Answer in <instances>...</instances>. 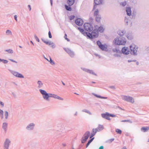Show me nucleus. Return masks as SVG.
<instances>
[{
	"mask_svg": "<svg viewBox=\"0 0 149 149\" xmlns=\"http://www.w3.org/2000/svg\"><path fill=\"white\" fill-rule=\"evenodd\" d=\"M7 126L8 123H7L4 122L3 123L2 128L5 132H6L7 130Z\"/></svg>",
	"mask_w": 149,
	"mask_h": 149,
	"instance_id": "aec40b11",
	"label": "nucleus"
},
{
	"mask_svg": "<svg viewBox=\"0 0 149 149\" xmlns=\"http://www.w3.org/2000/svg\"><path fill=\"white\" fill-rule=\"evenodd\" d=\"M102 0H94V3H95V5L94 6L93 10H94L97 7L96 5L101 4L102 2Z\"/></svg>",
	"mask_w": 149,
	"mask_h": 149,
	"instance_id": "dca6fc26",
	"label": "nucleus"
},
{
	"mask_svg": "<svg viewBox=\"0 0 149 149\" xmlns=\"http://www.w3.org/2000/svg\"><path fill=\"white\" fill-rule=\"evenodd\" d=\"M130 48L131 50V53L132 54L136 55L137 52V48H136L134 45H130Z\"/></svg>",
	"mask_w": 149,
	"mask_h": 149,
	"instance_id": "9b49d317",
	"label": "nucleus"
},
{
	"mask_svg": "<svg viewBox=\"0 0 149 149\" xmlns=\"http://www.w3.org/2000/svg\"><path fill=\"white\" fill-rule=\"evenodd\" d=\"M149 130V127H143L141 128V130L143 132H146Z\"/></svg>",
	"mask_w": 149,
	"mask_h": 149,
	"instance_id": "412c9836",
	"label": "nucleus"
},
{
	"mask_svg": "<svg viewBox=\"0 0 149 149\" xmlns=\"http://www.w3.org/2000/svg\"><path fill=\"white\" fill-rule=\"evenodd\" d=\"M104 127L103 125H98V127L96 128V130L95 131H96V132H99L102 130H103L104 129Z\"/></svg>",
	"mask_w": 149,
	"mask_h": 149,
	"instance_id": "a211bd4d",
	"label": "nucleus"
},
{
	"mask_svg": "<svg viewBox=\"0 0 149 149\" xmlns=\"http://www.w3.org/2000/svg\"><path fill=\"white\" fill-rule=\"evenodd\" d=\"M110 87L111 88H112V89H115V87H114V86H110Z\"/></svg>",
	"mask_w": 149,
	"mask_h": 149,
	"instance_id": "052dcab7",
	"label": "nucleus"
},
{
	"mask_svg": "<svg viewBox=\"0 0 149 149\" xmlns=\"http://www.w3.org/2000/svg\"><path fill=\"white\" fill-rule=\"evenodd\" d=\"M0 104L1 105L2 107H4V103L0 101Z\"/></svg>",
	"mask_w": 149,
	"mask_h": 149,
	"instance_id": "603ef678",
	"label": "nucleus"
},
{
	"mask_svg": "<svg viewBox=\"0 0 149 149\" xmlns=\"http://www.w3.org/2000/svg\"><path fill=\"white\" fill-rule=\"evenodd\" d=\"M126 36L128 39L130 40H131L132 38V36L131 35H129V36L127 35Z\"/></svg>",
	"mask_w": 149,
	"mask_h": 149,
	"instance_id": "79ce46f5",
	"label": "nucleus"
},
{
	"mask_svg": "<svg viewBox=\"0 0 149 149\" xmlns=\"http://www.w3.org/2000/svg\"><path fill=\"white\" fill-rule=\"evenodd\" d=\"M78 114V112L77 111H76L75 113L74 114V116H76Z\"/></svg>",
	"mask_w": 149,
	"mask_h": 149,
	"instance_id": "13d9d810",
	"label": "nucleus"
},
{
	"mask_svg": "<svg viewBox=\"0 0 149 149\" xmlns=\"http://www.w3.org/2000/svg\"><path fill=\"white\" fill-rule=\"evenodd\" d=\"M51 47L53 48H55L56 47L55 45L53 42V44H52V45H51Z\"/></svg>",
	"mask_w": 149,
	"mask_h": 149,
	"instance_id": "3c124183",
	"label": "nucleus"
},
{
	"mask_svg": "<svg viewBox=\"0 0 149 149\" xmlns=\"http://www.w3.org/2000/svg\"><path fill=\"white\" fill-rule=\"evenodd\" d=\"M50 2L51 6L52 5V0H50Z\"/></svg>",
	"mask_w": 149,
	"mask_h": 149,
	"instance_id": "680f3d73",
	"label": "nucleus"
},
{
	"mask_svg": "<svg viewBox=\"0 0 149 149\" xmlns=\"http://www.w3.org/2000/svg\"><path fill=\"white\" fill-rule=\"evenodd\" d=\"M94 138L93 137L88 142V143L86 144V148L90 144V143L92 141L93 139H94Z\"/></svg>",
	"mask_w": 149,
	"mask_h": 149,
	"instance_id": "2f4dec72",
	"label": "nucleus"
},
{
	"mask_svg": "<svg viewBox=\"0 0 149 149\" xmlns=\"http://www.w3.org/2000/svg\"><path fill=\"white\" fill-rule=\"evenodd\" d=\"M41 40L44 43H45L47 45H52V44H53V42L51 41L49 42L47 40H46L43 38H42Z\"/></svg>",
	"mask_w": 149,
	"mask_h": 149,
	"instance_id": "6ab92c4d",
	"label": "nucleus"
},
{
	"mask_svg": "<svg viewBox=\"0 0 149 149\" xmlns=\"http://www.w3.org/2000/svg\"><path fill=\"white\" fill-rule=\"evenodd\" d=\"M87 72L90 73V74H93L94 75H97L96 74H95L92 70H88Z\"/></svg>",
	"mask_w": 149,
	"mask_h": 149,
	"instance_id": "72a5a7b5",
	"label": "nucleus"
},
{
	"mask_svg": "<svg viewBox=\"0 0 149 149\" xmlns=\"http://www.w3.org/2000/svg\"><path fill=\"white\" fill-rule=\"evenodd\" d=\"M99 13V11L97 9L94 12V15L95 16L98 15H98Z\"/></svg>",
	"mask_w": 149,
	"mask_h": 149,
	"instance_id": "f704fd0d",
	"label": "nucleus"
},
{
	"mask_svg": "<svg viewBox=\"0 0 149 149\" xmlns=\"http://www.w3.org/2000/svg\"><path fill=\"white\" fill-rule=\"evenodd\" d=\"M78 29L85 36H86L90 38H93L98 37V31L97 30H93L91 33L85 32L84 30L80 27L78 28Z\"/></svg>",
	"mask_w": 149,
	"mask_h": 149,
	"instance_id": "f03ea898",
	"label": "nucleus"
},
{
	"mask_svg": "<svg viewBox=\"0 0 149 149\" xmlns=\"http://www.w3.org/2000/svg\"><path fill=\"white\" fill-rule=\"evenodd\" d=\"M75 17L74 15H71L70 17V20H72Z\"/></svg>",
	"mask_w": 149,
	"mask_h": 149,
	"instance_id": "49530a36",
	"label": "nucleus"
},
{
	"mask_svg": "<svg viewBox=\"0 0 149 149\" xmlns=\"http://www.w3.org/2000/svg\"><path fill=\"white\" fill-rule=\"evenodd\" d=\"M97 43L99 47L102 51H106L107 49L108 46L106 44H102L99 40L97 42Z\"/></svg>",
	"mask_w": 149,
	"mask_h": 149,
	"instance_id": "20e7f679",
	"label": "nucleus"
},
{
	"mask_svg": "<svg viewBox=\"0 0 149 149\" xmlns=\"http://www.w3.org/2000/svg\"><path fill=\"white\" fill-rule=\"evenodd\" d=\"M127 48L125 47L122 49V52L124 54H128L130 53V51L127 49Z\"/></svg>",
	"mask_w": 149,
	"mask_h": 149,
	"instance_id": "f3484780",
	"label": "nucleus"
},
{
	"mask_svg": "<svg viewBox=\"0 0 149 149\" xmlns=\"http://www.w3.org/2000/svg\"><path fill=\"white\" fill-rule=\"evenodd\" d=\"M62 84H63V85H65V83H64V82H63L62 81Z\"/></svg>",
	"mask_w": 149,
	"mask_h": 149,
	"instance_id": "338daca9",
	"label": "nucleus"
},
{
	"mask_svg": "<svg viewBox=\"0 0 149 149\" xmlns=\"http://www.w3.org/2000/svg\"><path fill=\"white\" fill-rule=\"evenodd\" d=\"M114 40L116 45H124L126 42L125 38L121 36L116 38Z\"/></svg>",
	"mask_w": 149,
	"mask_h": 149,
	"instance_id": "7ed1b4c3",
	"label": "nucleus"
},
{
	"mask_svg": "<svg viewBox=\"0 0 149 149\" xmlns=\"http://www.w3.org/2000/svg\"><path fill=\"white\" fill-rule=\"evenodd\" d=\"M81 69L82 70H83L84 71H85L87 72L88 69H86L84 68H81Z\"/></svg>",
	"mask_w": 149,
	"mask_h": 149,
	"instance_id": "8fccbe9b",
	"label": "nucleus"
},
{
	"mask_svg": "<svg viewBox=\"0 0 149 149\" xmlns=\"http://www.w3.org/2000/svg\"><path fill=\"white\" fill-rule=\"evenodd\" d=\"M70 6H68L67 5H65V8L67 10L71 11L72 10V8Z\"/></svg>",
	"mask_w": 149,
	"mask_h": 149,
	"instance_id": "c756f323",
	"label": "nucleus"
},
{
	"mask_svg": "<svg viewBox=\"0 0 149 149\" xmlns=\"http://www.w3.org/2000/svg\"><path fill=\"white\" fill-rule=\"evenodd\" d=\"M35 126L34 123H30L26 126V129L28 131L32 130L34 129Z\"/></svg>",
	"mask_w": 149,
	"mask_h": 149,
	"instance_id": "f8f14e48",
	"label": "nucleus"
},
{
	"mask_svg": "<svg viewBox=\"0 0 149 149\" xmlns=\"http://www.w3.org/2000/svg\"><path fill=\"white\" fill-rule=\"evenodd\" d=\"M9 60H10L12 62L15 63H17V62L16 61H15V60H13V59H9Z\"/></svg>",
	"mask_w": 149,
	"mask_h": 149,
	"instance_id": "864d4df0",
	"label": "nucleus"
},
{
	"mask_svg": "<svg viewBox=\"0 0 149 149\" xmlns=\"http://www.w3.org/2000/svg\"><path fill=\"white\" fill-rule=\"evenodd\" d=\"M75 23L79 26H81L83 24V21L81 18H78L75 20Z\"/></svg>",
	"mask_w": 149,
	"mask_h": 149,
	"instance_id": "2eb2a0df",
	"label": "nucleus"
},
{
	"mask_svg": "<svg viewBox=\"0 0 149 149\" xmlns=\"http://www.w3.org/2000/svg\"><path fill=\"white\" fill-rule=\"evenodd\" d=\"M39 91L42 95V98L45 100L47 102L50 101V98L52 97L59 100H63V99L61 98L57 95L51 93H48L45 90L40 89Z\"/></svg>",
	"mask_w": 149,
	"mask_h": 149,
	"instance_id": "f257e3e1",
	"label": "nucleus"
},
{
	"mask_svg": "<svg viewBox=\"0 0 149 149\" xmlns=\"http://www.w3.org/2000/svg\"><path fill=\"white\" fill-rule=\"evenodd\" d=\"M97 132L96 131H95L94 133H93V132H91V135L90 136V138H92L93 136Z\"/></svg>",
	"mask_w": 149,
	"mask_h": 149,
	"instance_id": "ea45409f",
	"label": "nucleus"
},
{
	"mask_svg": "<svg viewBox=\"0 0 149 149\" xmlns=\"http://www.w3.org/2000/svg\"><path fill=\"white\" fill-rule=\"evenodd\" d=\"M8 112L7 111H5L4 115L6 119H7L8 118Z\"/></svg>",
	"mask_w": 149,
	"mask_h": 149,
	"instance_id": "e433bc0d",
	"label": "nucleus"
},
{
	"mask_svg": "<svg viewBox=\"0 0 149 149\" xmlns=\"http://www.w3.org/2000/svg\"><path fill=\"white\" fill-rule=\"evenodd\" d=\"M121 121L123 122H129L130 123H132V122L130 120H121Z\"/></svg>",
	"mask_w": 149,
	"mask_h": 149,
	"instance_id": "473e14b6",
	"label": "nucleus"
},
{
	"mask_svg": "<svg viewBox=\"0 0 149 149\" xmlns=\"http://www.w3.org/2000/svg\"><path fill=\"white\" fill-rule=\"evenodd\" d=\"M128 62H131V61H131V60H128Z\"/></svg>",
	"mask_w": 149,
	"mask_h": 149,
	"instance_id": "774afa93",
	"label": "nucleus"
},
{
	"mask_svg": "<svg viewBox=\"0 0 149 149\" xmlns=\"http://www.w3.org/2000/svg\"><path fill=\"white\" fill-rule=\"evenodd\" d=\"M74 2V0H68L67 3L69 6H72Z\"/></svg>",
	"mask_w": 149,
	"mask_h": 149,
	"instance_id": "b1692460",
	"label": "nucleus"
},
{
	"mask_svg": "<svg viewBox=\"0 0 149 149\" xmlns=\"http://www.w3.org/2000/svg\"><path fill=\"white\" fill-rule=\"evenodd\" d=\"M4 63H8V61L4 59H2V61Z\"/></svg>",
	"mask_w": 149,
	"mask_h": 149,
	"instance_id": "a18cd8bd",
	"label": "nucleus"
},
{
	"mask_svg": "<svg viewBox=\"0 0 149 149\" xmlns=\"http://www.w3.org/2000/svg\"><path fill=\"white\" fill-rule=\"evenodd\" d=\"M17 15H15L14 16V18L15 20L17 21Z\"/></svg>",
	"mask_w": 149,
	"mask_h": 149,
	"instance_id": "5fc2aeb1",
	"label": "nucleus"
},
{
	"mask_svg": "<svg viewBox=\"0 0 149 149\" xmlns=\"http://www.w3.org/2000/svg\"><path fill=\"white\" fill-rule=\"evenodd\" d=\"M82 111L83 112H86L89 114V115H91V113L88 110L86 109H84L82 110Z\"/></svg>",
	"mask_w": 149,
	"mask_h": 149,
	"instance_id": "7c9ffc66",
	"label": "nucleus"
},
{
	"mask_svg": "<svg viewBox=\"0 0 149 149\" xmlns=\"http://www.w3.org/2000/svg\"><path fill=\"white\" fill-rule=\"evenodd\" d=\"M127 14L129 15L130 16L131 15V8H127L126 9V10Z\"/></svg>",
	"mask_w": 149,
	"mask_h": 149,
	"instance_id": "393cba45",
	"label": "nucleus"
},
{
	"mask_svg": "<svg viewBox=\"0 0 149 149\" xmlns=\"http://www.w3.org/2000/svg\"><path fill=\"white\" fill-rule=\"evenodd\" d=\"M96 130V129H93V130H92L91 132H93V133H94V132H95V131Z\"/></svg>",
	"mask_w": 149,
	"mask_h": 149,
	"instance_id": "6e6d98bb",
	"label": "nucleus"
},
{
	"mask_svg": "<svg viewBox=\"0 0 149 149\" xmlns=\"http://www.w3.org/2000/svg\"><path fill=\"white\" fill-rule=\"evenodd\" d=\"M48 35L49 38H52V36L50 31H49L48 32Z\"/></svg>",
	"mask_w": 149,
	"mask_h": 149,
	"instance_id": "09e8293b",
	"label": "nucleus"
},
{
	"mask_svg": "<svg viewBox=\"0 0 149 149\" xmlns=\"http://www.w3.org/2000/svg\"><path fill=\"white\" fill-rule=\"evenodd\" d=\"M116 132L119 134H121L122 133L121 130L118 129H116Z\"/></svg>",
	"mask_w": 149,
	"mask_h": 149,
	"instance_id": "58836bf2",
	"label": "nucleus"
},
{
	"mask_svg": "<svg viewBox=\"0 0 149 149\" xmlns=\"http://www.w3.org/2000/svg\"><path fill=\"white\" fill-rule=\"evenodd\" d=\"M10 143L11 141L8 138L6 139L3 144V149H9V146L10 145Z\"/></svg>",
	"mask_w": 149,
	"mask_h": 149,
	"instance_id": "39448f33",
	"label": "nucleus"
},
{
	"mask_svg": "<svg viewBox=\"0 0 149 149\" xmlns=\"http://www.w3.org/2000/svg\"><path fill=\"white\" fill-rule=\"evenodd\" d=\"M90 132L89 131H87L85 132L82 137L81 143H85L89 137Z\"/></svg>",
	"mask_w": 149,
	"mask_h": 149,
	"instance_id": "9d476101",
	"label": "nucleus"
},
{
	"mask_svg": "<svg viewBox=\"0 0 149 149\" xmlns=\"http://www.w3.org/2000/svg\"><path fill=\"white\" fill-rule=\"evenodd\" d=\"M122 149H127V148L126 147H124Z\"/></svg>",
	"mask_w": 149,
	"mask_h": 149,
	"instance_id": "0e129e2a",
	"label": "nucleus"
},
{
	"mask_svg": "<svg viewBox=\"0 0 149 149\" xmlns=\"http://www.w3.org/2000/svg\"><path fill=\"white\" fill-rule=\"evenodd\" d=\"M37 84L38 85V88H41L43 86V83L40 81H38L37 82Z\"/></svg>",
	"mask_w": 149,
	"mask_h": 149,
	"instance_id": "bb28decb",
	"label": "nucleus"
},
{
	"mask_svg": "<svg viewBox=\"0 0 149 149\" xmlns=\"http://www.w3.org/2000/svg\"><path fill=\"white\" fill-rule=\"evenodd\" d=\"M92 94L93 95H94L96 97L99 98L103 99H107V97H102L100 95H99L96 94H95L94 93H92Z\"/></svg>",
	"mask_w": 149,
	"mask_h": 149,
	"instance_id": "a878e982",
	"label": "nucleus"
},
{
	"mask_svg": "<svg viewBox=\"0 0 149 149\" xmlns=\"http://www.w3.org/2000/svg\"><path fill=\"white\" fill-rule=\"evenodd\" d=\"M99 149H104V146H100Z\"/></svg>",
	"mask_w": 149,
	"mask_h": 149,
	"instance_id": "4d7b16f0",
	"label": "nucleus"
},
{
	"mask_svg": "<svg viewBox=\"0 0 149 149\" xmlns=\"http://www.w3.org/2000/svg\"><path fill=\"white\" fill-rule=\"evenodd\" d=\"M3 111L0 109V116H1L2 118H3Z\"/></svg>",
	"mask_w": 149,
	"mask_h": 149,
	"instance_id": "4c0bfd02",
	"label": "nucleus"
},
{
	"mask_svg": "<svg viewBox=\"0 0 149 149\" xmlns=\"http://www.w3.org/2000/svg\"><path fill=\"white\" fill-rule=\"evenodd\" d=\"M6 33L7 35H11L12 34V32L9 30H7L6 32Z\"/></svg>",
	"mask_w": 149,
	"mask_h": 149,
	"instance_id": "c85d7f7f",
	"label": "nucleus"
},
{
	"mask_svg": "<svg viewBox=\"0 0 149 149\" xmlns=\"http://www.w3.org/2000/svg\"><path fill=\"white\" fill-rule=\"evenodd\" d=\"M84 26L85 29L87 31H91L93 30V27L92 25L88 23L84 24Z\"/></svg>",
	"mask_w": 149,
	"mask_h": 149,
	"instance_id": "0eeeda50",
	"label": "nucleus"
},
{
	"mask_svg": "<svg viewBox=\"0 0 149 149\" xmlns=\"http://www.w3.org/2000/svg\"><path fill=\"white\" fill-rule=\"evenodd\" d=\"M6 52H8L9 53L12 54L13 53V50L10 49H6L5 50Z\"/></svg>",
	"mask_w": 149,
	"mask_h": 149,
	"instance_id": "c9c22d12",
	"label": "nucleus"
},
{
	"mask_svg": "<svg viewBox=\"0 0 149 149\" xmlns=\"http://www.w3.org/2000/svg\"><path fill=\"white\" fill-rule=\"evenodd\" d=\"M95 16V19L96 21L97 22H99L101 19V17L100 15H98Z\"/></svg>",
	"mask_w": 149,
	"mask_h": 149,
	"instance_id": "cd10ccee",
	"label": "nucleus"
},
{
	"mask_svg": "<svg viewBox=\"0 0 149 149\" xmlns=\"http://www.w3.org/2000/svg\"><path fill=\"white\" fill-rule=\"evenodd\" d=\"M64 49L65 51L71 57H73L74 55V52L69 49Z\"/></svg>",
	"mask_w": 149,
	"mask_h": 149,
	"instance_id": "4468645a",
	"label": "nucleus"
},
{
	"mask_svg": "<svg viewBox=\"0 0 149 149\" xmlns=\"http://www.w3.org/2000/svg\"><path fill=\"white\" fill-rule=\"evenodd\" d=\"M122 98L123 100L127 102H131L132 103H134V98L131 97L123 95L122 96Z\"/></svg>",
	"mask_w": 149,
	"mask_h": 149,
	"instance_id": "423d86ee",
	"label": "nucleus"
},
{
	"mask_svg": "<svg viewBox=\"0 0 149 149\" xmlns=\"http://www.w3.org/2000/svg\"><path fill=\"white\" fill-rule=\"evenodd\" d=\"M50 62L52 65H54L55 64L54 62L53 61L51 58H50Z\"/></svg>",
	"mask_w": 149,
	"mask_h": 149,
	"instance_id": "a19ab883",
	"label": "nucleus"
},
{
	"mask_svg": "<svg viewBox=\"0 0 149 149\" xmlns=\"http://www.w3.org/2000/svg\"><path fill=\"white\" fill-rule=\"evenodd\" d=\"M28 7L29 8V10L31 11V6L30 5H28Z\"/></svg>",
	"mask_w": 149,
	"mask_h": 149,
	"instance_id": "bf43d9fd",
	"label": "nucleus"
},
{
	"mask_svg": "<svg viewBox=\"0 0 149 149\" xmlns=\"http://www.w3.org/2000/svg\"><path fill=\"white\" fill-rule=\"evenodd\" d=\"M63 127L62 125H59L57 126L56 129L57 132H56V134H60V133L62 132V131L63 130Z\"/></svg>",
	"mask_w": 149,
	"mask_h": 149,
	"instance_id": "ddd939ff",
	"label": "nucleus"
},
{
	"mask_svg": "<svg viewBox=\"0 0 149 149\" xmlns=\"http://www.w3.org/2000/svg\"><path fill=\"white\" fill-rule=\"evenodd\" d=\"M35 38L36 39L37 41L38 42H39V40L37 36H36V34L34 35Z\"/></svg>",
	"mask_w": 149,
	"mask_h": 149,
	"instance_id": "c03bdc74",
	"label": "nucleus"
},
{
	"mask_svg": "<svg viewBox=\"0 0 149 149\" xmlns=\"http://www.w3.org/2000/svg\"><path fill=\"white\" fill-rule=\"evenodd\" d=\"M30 42L32 43L33 45H34L32 41H31Z\"/></svg>",
	"mask_w": 149,
	"mask_h": 149,
	"instance_id": "69168bd1",
	"label": "nucleus"
},
{
	"mask_svg": "<svg viewBox=\"0 0 149 149\" xmlns=\"http://www.w3.org/2000/svg\"><path fill=\"white\" fill-rule=\"evenodd\" d=\"M125 33V31L124 30H119L118 32V34L121 36H123Z\"/></svg>",
	"mask_w": 149,
	"mask_h": 149,
	"instance_id": "5701e85b",
	"label": "nucleus"
},
{
	"mask_svg": "<svg viewBox=\"0 0 149 149\" xmlns=\"http://www.w3.org/2000/svg\"><path fill=\"white\" fill-rule=\"evenodd\" d=\"M97 30L98 31V33L99 31H100V32H102L104 31V29L103 28V27L102 26H100V27H99L98 29H94L93 30Z\"/></svg>",
	"mask_w": 149,
	"mask_h": 149,
	"instance_id": "4be33fe9",
	"label": "nucleus"
},
{
	"mask_svg": "<svg viewBox=\"0 0 149 149\" xmlns=\"http://www.w3.org/2000/svg\"><path fill=\"white\" fill-rule=\"evenodd\" d=\"M64 38L66 40L68 41H70V40L67 38V36L66 34H65V35Z\"/></svg>",
	"mask_w": 149,
	"mask_h": 149,
	"instance_id": "de8ad7c7",
	"label": "nucleus"
},
{
	"mask_svg": "<svg viewBox=\"0 0 149 149\" xmlns=\"http://www.w3.org/2000/svg\"><path fill=\"white\" fill-rule=\"evenodd\" d=\"M62 145L63 146L65 147L66 146V144L65 143H63L62 144Z\"/></svg>",
	"mask_w": 149,
	"mask_h": 149,
	"instance_id": "e2e57ef3",
	"label": "nucleus"
},
{
	"mask_svg": "<svg viewBox=\"0 0 149 149\" xmlns=\"http://www.w3.org/2000/svg\"><path fill=\"white\" fill-rule=\"evenodd\" d=\"M9 71L11 74H12L13 75L16 77L19 78H24V76L23 75L17 72H16L15 71L12 70H9Z\"/></svg>",
	"mask_w": 149,
	"mask_h": 149,
	"instance_id": "6e6552de",
	"label": "nucleus"
},
{
	"mask_svg": "<svg viewBox=\"0 0 149 149\" xmlns=\"http://www.w3.org/2000/svg\"><path fill=\"white\" fill-rule=\"evenodd\" d=\"M101 116L103 118L109 120H110V118H109L110 116L112 117H115L116 116L115 115L109 114L107 112H106L105 113L102 114Z\"/></svg>",
	"mask_w": 149,
	"mask_h": 149,
	"instance_id": "1a4fd4ad",
	"label": "nucleus"
},
{
	"mask_svg": "<svg viewBox=\"0 0 149 149\" xmlns=\"http://www.w3.org/2000/svg\"><path fill=\"white\" fill-rule=\"evenodd\" d=\"M114 140V138H112L108 141H107V142L109 143H111L112 141H113Z\"/></svg>",
	"mask_w": 149,
	"mask_h": 149,
	"instance_id": "37998d69",
	"label": "nucleus"
}]
</instances>
